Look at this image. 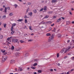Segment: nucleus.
I'll return each instance as SVG.
<instances>
[{"label": "nucleus", "mask_w": 74, "mask_h": 74, "mask_svg": "<svg viewBox=\"0 0 74 74\" xmlns=\"http://www.w3.org/2000/svg\"><path fill=\"white\" fill-rule=\"evenodd\" d=\"M54 38V35H53V34H52L51 36L49 37V39L48 40V41H49V42H51V41Z\"/></svg>", "instance_id": "nucleus-1"}, {"label": "nucleus", "mask_w": 74, "mask_h": 74, "mask_svg": "<svg viewBox=\"0 0 74 74\" xmlns=\"http://www.w3.org/2000/svg\"><path fill=\"white\" fill-rule=\"evenodd\" d=\"M13 42H14V43L17 42L18 44H19V41L18 40V39H14L12 40Z\"/></svg>", "instance_id": "nucleus-2"}, {"label": "nucleus", "mask_w": 74, "mask_h": 74, "mask_svg": "<svg viewBox=\"0 0 74 74\" xmlns=\"http://www.w3.org/2000/svg\"><path fill=\"white\" fill-rule=\"evenodd\" d=\"M71 48V47H69L67 48H66V49H65V50L64 53H66L67 51H70V49Z\"/></svg>", "instance_id": "nucleus-3"}, {"label": "nucleus", "mask_w": 74, "mask_h": 74, "mask_svg": "<svg viewBox=\"0 0 74 74\" xmlns=\"http://www.w3.org/2000/svg\"><path fill=\"white\" fill-rule=\"evenodd\" d=\"M14 63H15V60H11L10 61V64H11Z\"/></svg>", "instance_id": "nucleus-4"}, {"label": "nucleus", "mask_w": 74, "mask_h": 74, "mask_svg": "<svg viewBox=\"0 0 74 74\" xmlns=\"http://www.w3.org/2000/svg\"><path fill=\"white\" fill-rule=\"evenodd\" d=\"M65 50H66V48L63 49L62 50L60 51V53H62L64 52V51H65Z\"/></svg>", "instance_id": "nucleus-5"}, {"label": "nucleus", "mask_w": 74, "mask_h": 74, "mask_svg": "<svg viewBox=\"0 0 74 74\" xmlns=\"http://www.w3.org/2000/svg\"><path fill=\"white\" fill-rule=\"evenodd\" d=\"M7 59V58H2V63H4L5 61V60Z\"/></svg>", "instance_id": "nucleus-6"}, {"label": "nucleus", "mask_w": 74, "mask_h": 74, "mask_svg": "<svg viewBox=\"0 0 74 74\" xmlns=\"http://www.w3.org/2000/svg\"><path fill=\"white\" fill-rule=\"evenodd\" d=\"M28 54H29V53H25V54H24V56L25 57H27V56H28Z\"/></svg>", "instance_id": "nucleus-7"}, {"label": "nucleus", "mask_w": 74, "mask_h": 74, "mask_svg": "<svg viewBox=\"0 0 74 74\" xmlns=\"http://www.w3.org/2000/svg\"><path fill=\"white\" fill-rule=\"evenodd\" d=\"M28 15H29L30 16H32V12H31L28 13Z\"/></svg>", "instance_id": "nucleus-8"}, {"label": "nucleus", "mask_w": 74, "mask_h": 74, "mask_svg": "<svg viewBox=\"0 0 74 74\" xmlns=\"http://www.w3.org/2000/svg\"><path fill=\"white\" fill-rule=\"evenodd\" d=\"M61 19H62L61 18H60L59 19H58L57 20V22H60V21H61V20H62Z\"/></svg>", "instance_id": "nucleus-9"}, {"label": "nucleus", "mask_w": 74, "mask_h": 74, "mask_svg": "<svg viewBox=\"0 0 74 74\" xmlns=\"http://www.w3.org/2000/svg\"><path fill=\"white\" fill-rule=\"evenodd\" d=\"M56 2H58V1L56 0H52V3H56Z\"/></svg>", "instance_id": "nucleus-10"}, {"label": "nucleus", "mask_w": 74, "mask_h": 74, "mask_svg": "<svg viewBox=\"0 0 74 74\" xmlns=\"http://www.w3.org/2000/svg\"><path fill=\"white\" fill-rule=\"evenodd\" d=\"M15 55L16 56H18L19 55V53H16L15 54Z\"/></svg>", "instance_id": "nucleus-11"}, {"label": "nucleus", "mask_w": 74, "mask_h": 74, "mask_svg": "<svg viewBox=\"0 0 74 74\" xmlns=\"http://www.w3.org/2000/svg\"><path fill=\"white\" fill-rule=\"evenodd\" d=\"M17 21L18 22H22V21H23V19H18L17 20Z\"/></svg>", "instance_id": "nucleus-12"}, {"label": "nucleus", "mask_w": 74, "mask_h": 74, "mask_svg": "<svg viewBox=\"0 0 74 74\" xmlns=\"http://www.w3.org/2000/svg\"><path fill=\"white\" fill-rule=\"evenodd\" d=\"M7 8L6 7H5V8L4 12L6 13V12H7Z\"/></svg>", "instance_id": "nucleus-13"}, {"label": "nucleus", "mask_w": 74, "mask_h": 74, "mask_svg": "<svg viewBox=\"0 0 74 74\" xmlns=\"http://www.w3.org/2000/svg\"><path fill=\"white\" fill-rule=\"evenodd\" d=\"M13 6H14V7H15V8H16L17 7H18V5H17V4H15L14 5H13Z\"/></svg>", "instance_id": "nucleus-14"}, {"label": "nucleus", "mask_w": 74, "mask_h": 74, "mask_svg": "<svg viewBox=\"0 0 74 74\" xmlns=\"http://www.w3.org/2000/svg\"><path fill=\"white\" fill-rule=\"evenodd\" d=\"M43 10L44 11H46L47 10V6H45L44 7Z\"/></svg>", "instance_id": "nucleus-15"}, {"label": "nucleus", "mask_w": 74, "mask_h": 74, "mask_svg": "<svg viewBox=\"0 0 74 74\" xmlns=\"http://www.w3.org/2000/svg\"><path fill=\"white\" fill-rule=\"evenodd\" d=\"M6 18V16L4 15L2 16V19H5Z\"/></svg>", "instance_id": "nucleus-16"}, {"label": "nucleus", "mask_w": 74, "mask_h": 74, "mask_svg": "<svg viewBox=\"0 0 74 74\" xmlns=\"http://www.w3.org/2000/svg\"><path fill=\"white\" fill-rule=\"evenodd\" d=\"M12 32H11V35H12L13 34H14V32H15V31H12Z\"/></svg>", "instance_id": "nucleus-17"}, {"label": "nucleus", "mask_w": 74, "mask_h": 74, "mask_svg": "<svg viewBox=\"0 0 74 74\" xmlns=\"http://www.w3.org/2000/svg\"><path fill=\"white\" fill-rule=\"evenodd\" d=\"M47 36H51V34L49 33H47L46 34Z\"/></svg>", "instance_id": "nucleus-18"}, {"label": "nucleus", "mask_w": 74, "mask_h": 74, "mask_svg": "<svg viewBox=\"0 0 74 74\" xmlns=\"http://www.w3.org/2000/svg\"><path fill=\"white\" fill-rule=\"evenodd\" d=\"M38 73H41V72H42V71L41 70H38Z\"/></svg>", "instance_id": "nucleus-19"}, {"label": "nucleus", "mask_w": 74, "mask_h": 74, "mask_svg": "<svg viewBox=\"0 0 74 74\" xmlns=\"http://www.w3.org/2000/svg\"><path fill=\"white\" fill-rule=\"evenodd\" d=\"M21 48H17V51H20V50H21Z\"/></svg>", "instance_id": "nucleus-20"}, {"label": "nucleus", "mask_w": 74, "mask_h": 74, "mask_svg": "<svg viewBox=\"0 0 74 74\" xmlns=\"http://www.w3.org/2000/svg\"><path fill=\"white\" fill-rule=\"evenodd\" d=\"M51 23H52V22H51V21H48L47 22V24H50Z\"/></svg>", "instance_id": "nucleus-21"}, {"label": "nucleus", "mask_w": 74, "mask_h": 74, "mask_svg": "<svg viewBox=\"0 0 74 74\" xmlns=\"http://www.w3.org/2000/svg\"><path fill=\"white\" fill-rule=\"evenodd\" d=\"M33 12L34 13H36L37 12V11L36 10H33Z\"/></svg>", "instance_id": "nucleus-22"}, {"label": "nucleus", "mask_w": 74, "mask_h": 74, "mask_svg": "<svg viewBox=\"0 0 74 74\" xmlns=\"http://www.w3.org/2000/svg\"><path fill=\"white\" fill-rule=\"evenodd\" d=\"M42 23H43V24H45V23L46 22H43V21H42V22H41V23H39V25H41V24Z\"/></svg>", "instance_id": "nucleus-23"}, {"label": "nucleus", "mask_w": 74, "mask_h": 74, "mask_svg": "<svg viewBox=\"0 0 74 74\" xmlns=\"http://www.w3.org/2000/svg\"><path fill=\"white\" fill-rule=\"evenodd\" d=\"M31 41H33V39H31L28 40V42H30Z\"/></svg>", "instance_id": "nucleus-24"}, {"label": "nucleus", "mask_w": 74, "mask_h": 74, "mask_svg": "<svg viewBox=\"0 0 74 74\" xmlns=\"http://www.w3.org/2000/svg\"><path fill=\"white\" fill-rule=\"evenodd\" d=\"M1 52L2 53H4L5 52V50H4L2 49L1 50Z\"/></svg>", "instance_id": "nucleus-25"}, {"label": "nucleus", "mask_w": 74, "mask_h": 74, "mask_svg": "<svg viewBox=\"0 0 74 74\" xmlns=\"http://www.w3.org/2000/svg\"><path fill=\"white\" fill-rule=\"evenodd\" d=\"M49 17V15H46L45 17V18H48Z\"/></svg>", "instance_id": "nucleus-26"}, {"label": "nucleus", "mask_w": 74, "mask_h": 74, "mask_svg": "<svg viewBox=\"0 0 74 74\" xmlns=\"http://www.w3.org/2000/svg\"><path fill=\"white\" fill-rule=\"evenodd\" d=\"M58 37H61V36H62V35H61V34H58Z\"/></svg>", "instance_id": "nucleus-27"}, {"label": "nucleus", "mask_w": 74, "mask_h": 74, "mask_svg": "<svg viewBox=\"0 0 74 74\" xmlns=\"http://www.w3.org/2000/svg\"><path fill=\"white\" fill-rule=\"evenodd\" d=\"M13 15L14 14H13V13H10L9 14L10 16H12V15Z\"/></svg>", "instance_id": "nucleus-28"}, {"label": "nucleus", "mask_w": 74, "mask_h": 74, "mask_svg": "<svg viewBox=\"0 0 74 74\" xmlns=\"http://www.w3.org/2000/svg\"><path fill=\"white\" fill-rule=\"evenodd\" d=\"M37 65V63H35L33 64L34 66H36Z\"/></svg>", "instance_id": "nucleus-29"}, {"label": "nucleus", "mask_w": 74, "mask_h": 74, "mask_svg": "<svg viewBox=\"0 0 74 74\" xmlns=\"http://www.w3.org/2000/svg\"><path fill=\"white\" fill-rule=\"evenodd\" d=\"M3 37V35H0V39H1Z\"/></svg>", "instance_id": "nucleus-30"}, {"label": "nucleus", "mask_w": 74, "mask_h": 74, "mask_svg": "<svg viewBox=\"0 0 74 74\" xmlns=\"http://www.w3.org/2000/svg\"><path fill=\"white\" fill-rule=\"evenodd\" d=\"M70 24V22L69 21L66 22V25H69Z\"/></svg>", "instance_id": "nucleus-31"}, {"label": "nucleus", "mask_w": 74, "mask_h": 74, "mask_svg": "<svg viewBox=\"0 0 74 74\" xmlns=\"http://www.w3.org/2000/svg\"><path fill=\"white\" fill-rule=\"evenodd\" d=\"M13 26H12L11 29V31H13V30H14V29H13Z\"/></svg>", "instance_id": "nucleus-32"}, {"label": "nucleus", "mask_w": 74, "mask_h": 74, "mask_svg": "<svg viewBox=\"0 0 74 74\" xmlns=\"http://www.w3.org/2000/svg\"><path fill=\"white\" fill-rule=\"evenodd\" d=\"M57 58H59V54L58 53H57Z\"/></svg>", "instance_id": "nucleus-33"}, {"label": "nucleus", "mask_w": 74, "mask_h": 74, "mask_svg": "<svg viewBox=\"0 0 74 74\" xmlns=\"http://www.w3.org/2000/svg\"><path fill=\"white\" fill-rule=\"evenodd\" d=\"M30 11V8H28L27 10V12H28V11Z\"/></svg>", "instance_id": "nucleus-34"}, {"label": "nucleus", "mask_w": 74, "mask_h": 74, "mask_svg": "<svg viewBox=\"0 0 74 74\" xmlns=\"http://www.w3.org/2000/svg\"><path fill=\"white\" fill-rule=\"evenodd\" d=\"M55 30H56V29L55 28H54V29L53 30H52V32H55Z\"/></svg>", "instance_id": "nucleus-35"}, {"label": "nucleus", "mask_w": 74, "mask_h": 74, "mask_svg": "<svg viewBox=\"0 0 74 74\" xmlns=\"http://www.w3.org/2000/svg\"><path fill=\"white\" fill-rule=\"evenodd\" d=\"M12 39L11 38H8L7 39L8 40H11Z\"/></svg>", "instance_id": "nucleus-36"}, {"label": "nucleus", "mask_w": 74, "mask_h": 74, "mask_svg": "<svg viewBox=\"0 0 74 74\" xmlns=\"http://www.w3.org/2000/svg\"><path fill=\"white\" fill-rule=\"evenodd\" d=\"M16 26V23H13L12 24V26Z\"/></svg>", "instance_id": "nucleus-37"}, {"label": "nucleus", "mask_w": 74, "mask_h": 74, "mask_svg": "<svg viewBox=\"0 0 74 74\" xmlns=\"http://www.w3.org/2000/svg\"><path fill=\"white\" fill-rule=\"evenodd\" d=\"M52 12H53L52 11H51V12H49L48 13L49 14H52Z\"/></svg>", "instance_id": "nucleus-38"}, {"label": "nucleus", "mask_w": 74, "mask_h": 74, "mask_svg": "<svg viewBox=\"0 0 74 74\" xmlns=\"http://www.w3.org/2000/svg\"><path fill=\"white\" fill-rule=\"evenodd\" d=\"M25 23H27V20L26 19H25Z\"/></svg>", "instance_id": "nucleus-39"}, {"label": "nucleus", "mask_w": 74, "mask_h": 74, "mask_svg": "<svg viewBox=\"0 0 74 74\" xmlns=\"http://www.w3.org/2000/svg\"><path fill=\"white\" fill-rule=\"evenodd\" d=\"M6 25H7V24H4L3 25L4 27H6Z\"/></svg>", "instance_id": "nucleus-40"}, {"label": "nucleus", "mask_w": 74, "mask_h": 74, "mask_svg": "<svg viewBox=\"0 0 74 74\" xmlns=\"http://www.w3.org/2000/svg\"><path fill=\"white\" fill-rule=\"evenodd\" d=\"M31 3L30 2H28L27 3L28 5H31Z\"/></svg>", "instance_id": "nucleus-41"}, {"label": "nucleus", "mask_w": 74, "mask_h": 74, "mask_svg": "<svg viewBox=\"0 0 74 74\" xmlns=\"http://www.w3.org/2000/svg\"><path fill=\"white\" fill-rule=\"evenodd\" d=\"M20 42H21V43H23V41L22 40H20Z\"/></svg>", "instance_id": "nucleus-42"}, {"label": "nucleus", "mask_w": 74, "mask_h": 74, "mask_svg": "<svg viewBox=\"0 0 74 74\" xmlns=\"http://www.w3.org/2000/svg\"><path fill=\"white\" fill-rule=\"evenodd\" d=\"M29 29L31 30H32L33 29H32V27H29Z\"/></svg>", "instance_id": "nucleus-43"}, {"label": "nucleus", "mask_w": 74, "mask_h": 74, "mask_svg": "<svg viewBox=\"0 0 74 74\" xmlns=\"http://www.w3.org/2000/svg\"><path fill=\"white\" fill-rule=\"evenodd\" d=\"M11 49H14V46H12V47Z\"/></svg>", "instance_id": "nucleus-44"}, {"label": "nucleus", "mask_w": 74, "mask_h": 74, "mask_svg": "<svg viewBox=\"0 0 74 74\" xmlns=\"http://www.w3.org/2000/svg\"><path fill=\"white\" fill-rule=\"evenodd\" d=\"M43 10H44V9L43 8H42L40 10V11H43Z\"/></svg>", "instance_id": "nucleus-45"}, {"label": "nucleus", "mask_w": 74, "mask_h": 74, "mask_svg": "<svg viewBox=\"0 0 74 74\" xmlns=\"http://www.w3.org/2000/svg\"><path fill=\"white\" fill-rule=\"evenodd\" d=\"M3 9L2 8H1L0 9V11H3Z\"/></svg>", "instance_id": "nucleus-46"}, {"label": "nucleus", "mask_w": 74, "mask_h": 74, "mask_svg": "<svg viewBox=\"0 0 74 74\" xmlns=\"http://www.w3.org/2000/svg\"><path fill=\"white\" fill-rule=\"evenodd\" d=\"M32 69H35V68L34 67H33V66L31 67Z\"/></svg>", "instance_id": "nucleus-47"}, {"label": "nucleus", "mask_w": 74, "mask_h": 74, "mask_svg": "<svg viewBox=\"0 0 74 74\" xmlns=\"http://www.w3.org/2000/svg\"><path fill=\"white\" fill-rule=\"evenodd\" d=\"M50 71H53V69H50L49 70Z\"/></svg>", "instance_id": "nucleus-48"}, {"label": "nucleus", "mask_w": 74, "mask_h": 74, "mask_svg": "<svg viewBox=\"0 0 74 74\" xmlns=\"http://www.w3.org/2000/svg\"><path fill=\"white\" fill-rule=\"evenodd\" d=\"M24 18H28V17H27V16L25 15L24 17Z\"/></svg>", "instance_id": "nucleus-49"}, {"label": "nucleus", "mask_w": 74, "mask_h": 74, "mask_svg": "<svg viewBox=\"0 0 74 74\" xmlns=\"http://www.w3.org/2000/svg\"><path fill=\"white\" fill-rule=\"evenodd\" d=\"M1 51H2L1 49H0V53H1V52H2Z\"/></svg>", "instance_id": "nucleus-50"}, {"label": "nucleus", "mask_w": 74, "mask_h": 74, "mask_svg": "<svg viewBox=\"0 0 74 74\" xmlns=\"http://www.w3.org/2000/svg\"><path fill=\"white\" fill-rule=\"evenodd\" d=\"M72 60H74V57H73L72 58Z\"/></svg>", "instance_id": "nucleus-51"}, {"label": "nucleus", "mask_w": 74, "mask_h": 74, "mask_svg": "<svg viewBox=\"0 0 74 74\" xmlns=\"http://www.w3.org/2000/svg\"><path fill=\"white\" fill-rule=\"evenodd\" d=\"M54 25V24L53 23V24L52 25H51V26H53Z\"/></svg>", "instance_id": "nucleus-52"}, {"label": "nucleus", "mask_w": 74, "mask_h": 74, "mask_svg": "<svg viewBox=\"0 0 74 74\" xmlns=\"http://www.w3.org/2000/svg\"><path fill=\"white\" fill-rule=\"evenodd\" d=\"M23 70V69L22 68H20V71H22Z\"/></svg>", "instance_id": "nucleus-53"}, {"label": "nucleus", "mask_w": 74, "mask_h": 74, "mask_svg": "<svg viewBox=\"0 0 74 74\" xmlns=\"http://www.w3.org/2000/svg\"><path fill=\"white\" fill-rule=\"evenodd\" d=\"M15 71H17L18 70V69H17V68H15Z\"/></svg>", "instance_id": "nucleus-54"}, {"label": "nucleus", "mask_w": 74, "mask_h": 74, "mask_svg": "<svg viewBox=\"0 0 74 74\" xmlns=\"http://www.w3.org/2000/svg\"><path fill=\"white\" fill-rule=\"evenodd\" d=\"M7 9H8V10H10V7H8Z\"/></svg>", "instance_id": "nucleus-55"}, {"label": "nucleus", "mask_w": 74, "mask_h": 74, "mask_svg": "<svg viewBox=\"0 0 74 74\" xmlns=\"http://www.w3.org/2000/svg\"><path fill=\"white\" fill-rule=\"evenodd\" d=\"M69 14H70V15H72V13H71V12H69Z\"/></svg>", "instance_id": "nucleus-56"}, {"label": "nucleus", "mask_w": 74, "mask_h": 74, "mask_svg": "<svg viewBox=\"0 0 74 74\" xmlns=\"http://www.w3.org/2000/svg\"><path fill=\"white\" fill-rule=\"evenodd\" d=\"M53 19H55V18H56V16H54L53 17Z\"/></svg>", "instance_id": "nucleus-57"}, {"label": "nucleus", "mask_w": 74, "mask_h": 74, "mask_svg": "<svg viewBox=\"0 0 74 74\" xmlns=\"http://www.w3.org/2000/svg\"><path fill=\"white\" fill-rule=\"evenodd\" d=\"M67 58V56H65L64 58V59H66V58Z\"/></svg>", "instance_id": "nucleus-58"}, {"label": "nucleus", "mask_w": 74, "mask_h": 74, "mask_svg": "<svg viewBox=\"0 0 74 74\" xmlns=\"http://www.w3.org/2000/svg\"><path fill=\"white\" fill-rule=\"evenodd\" d=\"M33 73L34 74H37V73H36V72H34Z\"/></svg>", "instance_id": "nucleus-59"}, {"label": "nucleus", "mask_w": 74, "mask_h": 74, "mask_svg": "<svg viewBox=\"0 0 74 74\" xmlns=\"http://www.w3.org/2000/svg\"><path fill=\"white\" fill-rule=\"evenodd\" d=\"M58 66H60V63H58Z\"/></svg>", "instance_id": "nucleus-60"}, {"label": "nucleus", "mask_w": 74, "mask_h": 74, "mask_svg": "<svg viewBox=\"0 0 74 74\" xmlns=\"http://www.w3.org/2000/svg\"><path fill=\"white\" fill-rule=\"evenodd\" d=\"M61 18H62V19H64V18H63V17H61Z\"/></svg>", "instance_id": "nucleus-61"}, {"label": "nucleus", "mask_w": 74, "mask_h": 74, "mask_svg": "<svg viewBox=\"0 0 74 74\" xmlns=\"http://www.w3.org/2000/svg\"><path fill=\"white\" fill-rule=\"evenodd\" d=\"M72 24H74V21H73L72 22Z\"/></svg>", "instance_id": "nucleus-62"}, {"label": "nucleus", "mask_w": 74, "mask_h": 74, "mask_svg": "<svg viewBox=\"0 0 74 74\" xmlns=\"http://www.w3.org/2000/svg\"><path fill=\"white\" fill-rule=\"evenodd\" d=\"M19 1H20V2H22L21 0H18Z\"/></svg>", "instance_id": "nucleus-63"}, {"label": "nucleus", "mask_w": 74, "mask_h": 74, "mask_svg": "<svg viewBox=\"0 0 74 74\" xmlns=\"http://www.w3.org/2000/svg\"><path fill=\"white\" fill-rule=\"evenodd\" d=\"M66 74H69V72H67Z\"/></svg>", "instance_id": "nucleus-64"}]
</instances>
